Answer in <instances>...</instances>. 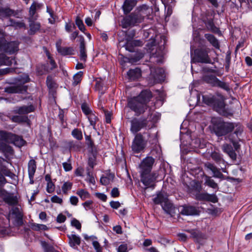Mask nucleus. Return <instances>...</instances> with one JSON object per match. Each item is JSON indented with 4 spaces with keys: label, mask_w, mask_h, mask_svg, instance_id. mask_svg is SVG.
<instances>
[{
    "label": "nucleus",
    "mask_w": 252,
    "mask_h": 252,
    "mask_svg": "<svg viewBox=\"0 0 252 252\" xmlns=\"http://www.w3.org/2000/svg\"><path fill=\"white\" fill-rule=\"evenodd\" d=\"M152 97V94L149 90L141 92L140 94L128 101V105L131 110L139 115L143 113L147 108V103Z\"/></svg>",
    "instance_id": "f257e3e1"
},
{
    "label": "nucleus",
    "mask_w": 252,
    "mask_h": 252,
    "mask_svg": "<svg viewBox=\"0 0 252 252\" xmlns=\"http://www.w3.org/2000/svg\"><path fill=\"white\" fill-rule=\"evenodd\" d=\"M213 129L218 136H224L231 132L235 128V124L226 122L220 117H214L211 120Z\"/></svg>",
    "instance_id": "f03ea898"
},
{
    "label": "nucleus",
    "mask_w": 252,
    "mask_h": 252,
    "mask_svg": "<svg viewBox=\"0 0 252 252\" xmlns=\"http://www.w3.org/2000/svg\"><path fill=\"white\" fill-rule=\"evenodd\" d=\"M202 99L204 103L212 106L220 114L224 113L225 110L224 97L222 95L217 94L215 95H203Z\"/></svg>",
    "instance_id": "7ed1b4c3"
},
{
    "label": "nucleus",
    "mask_w": 252,
    "mask_h": 252,
    "mask_svg": "<svg viewBox=\"0 0 252 252\" xmlns=\"http://www.w3.org/2000/svg\"><path fill=\"white\" fill-rule=\"evenodd\" d=\"M6 35L0 30V52H4L9 55L14 54L19 50V42L17 41H8L6 39Z\"/></svg>",
    "instance_id": "20e7f679"
},
{
    "label": "nucleus",
    "mask_w": 252,
    "mask_h": 252,
    "mask_svg": "<svg viewBox=\"0 0 252 252\" xmlns=\"http://www.w3.org/2000/svg\"><path fill=\"white\" fill-rule=\"evenodd\" d=\"M0 140L5 143L12 144L18 147L24 146L26 143L22 136L3 130L0 133Z\"/></svg>",
    "instance_id": "39448f33"
},
{
    "label": "nucleus",
    "mask_w": 252,
    "mask_h": 252,
    "mask_svg": "<svg viewBox=\"0 0 252 252\" xmlns=\"http://www.w3.org/2000/svg\"><path fill=\"white\" fill-rule=\"evenodd\" d=\"M209 49L208 48H198L194 50L192 62L203 63H212L209 56Z\"/></svg>",
    "instance_id": "423d86ee"
},
{
    "label": "nucleus",
    "mask_w": 252,
    "mask_h": 252,
    "mask_svg": "<svg viewBox=\"0 0 252 252\" xmlns=\"http://www.w3.org/2000/svg\"><path fill=\"white\" fill-rule=\"evenodd\" d=\"M158 176L156 171L140 174L141 181L146 188H154Z\"/></svg>",
    "instance_id": "0eeeda50"
},
{
    "label": "nucleus",
    "mask_w": 252,
    "mask_h": 252,
    "mask_svg": "<svg viewBox=\"0 0 252 252\" xmlns=\"http://www.w3.org/2000/svg\"><path fill=\"white\" fill-rule=\"evenodd\" d=\"M203 79L205 82L210 84L212 86L218 87L226 91L230 90L229 85L227 83L220 81L214 75H205Z\"/></svg>",
    "instance_id": "6e6552de"
},
{
    "label": "nucleus",
    "mask_w": 252,
    "mask_h": 252,
    "mask_svg": "<svg viewBox=\"0 0 252 252\" xmlns=\"http://www.w3.org/2000/svg\"><path fill=\"white\" fill-rule=\"evenodd\" d=\"M142 22L140 16H138L136 12L131 13L125 17L121 21L122 27L123 28H127L130 26H133L137 23Z\"/></svg>",
    "instance_id": "1a4fd4ad"
},
{
    "label": "nucleus",
    "mask_w": 252,
    "mask_h": 252,
    "mask_svg": "<svg viewBox=\"0 0 252 252\" xmlns=\"http://www.w3.org/2000/svg\"><path fill=\"white\" fill-rule=\"evenodd\" d=\"M146 145V141L143 139L141 133L136 134L133 140L131 149L134 153H139L144 150Z\"/></svg>",
    "instance_id": "9d476101"
},
{
    "label": "nucleus",
    "mask_w": 252,
    "mask_h": 252,
    "mask_svg": "<svg viewBox=\"0 0 252 252\" xmlns=\"http://www.w3.org/2000/svg\"><path fill=\"white\" fill-rule=\"evenodd\" d=\"M8 219H14L16 225H22L23 223V215L20 208L18 207L13 206L9 211Z\"/></svg>",
    "instance_id": "9b49d317"
},
{
    "label": "nucleus",
    "mask_w": 252,
    "mask_h": 252,
    "mask_svg": "<svg viewBox=\"0 0 252 252\" xmlns=\"http://www.w3.org/2000/svg\"><path fill=\"white\" fill-rule=\"evenodd\" d=\"M154 162L155 159L151 157L145 158L139 165L140 173L143 174L151 172Z\"/></svg>",
    "instance_id": "f8f14e48"
},
{
    "label": "nucleus",
    "mask_w": 252,
    "mask_h": 252,
    "mask_svg": "<svg viewBox=\"0 0 252 252\" xmlns=\"http://www.w3.org/2000/svg\"><path fill=\"white\" fill-rule=\"evenodd\" d=\"M130 131L132 133L135 134L142 128L146 127L147 123L146 119H133L131 122Z\"/></svg>",
    "instance_id": "ddd939ff"
},
{
    "label": "nucleus",
    "mask_w": 252,
    "mask_h": 252,
    "mask_svg": "<svg viewBox=\"0 0 252 252\" xmlns=\"http://www.w3.org/2000/svg\"><path fill=\"white\" fill-rule=\"evenodd\" d=\"M0 196L2 198L3 201L11 206H15L18 203V199L16 196L12 194L7 192L5 190L0 191Z\"/></svg>",
    "instance_id": "4468645a"
},
{
    "label": "nucleus",
    "mask_w": 252,
    "mask_h": 252,
    "mask_svg": "<svg viewBox=\"0 0 252 252\" xmlns=\"http://www.w3.org/2000/svg\"><path fill=\"white\" fill-rule=\"evenodd\" d=\"M151 74L156 82L163 81L164 78V70L162 68L150 67Z\"/></svg>",
    "instance_id": "2eb2a0df"
},
{
    "label": "nucleus",
    "mask_w": 252,
    "mask_h": 252,
    "mask_svg": "<svg viewBox=\"0 0 252 252\" xmlns=\"http://www.w3.org/2000/svg\"><path fill=\"white\" fill-rule=\"evenodd\" d=\"M205 168L207 171H211L213 173V176L215 178L222 179L223 175L220 171V169L217 168L213 163L207 162L204 164Z\"/></svg>",
    "instance_id": "dca6fc26"
},
{
    "label": "nucleus",
    "mask_w": 252,
    "mask_h": 252,
    "mask_svg": "<svg viewBox=\"0 0 252 252\" xmlns=\"http://www.w3.org/2000/svg\"><path fill=\"white\" fill-rule=\"evenodd\" d=\"M27 87L24 85L17 84L4 88V92L8 93H24L27 91Z\"/></svg>",
    "instance_id": "f3484780"
},
{
    "label": "nucleus",
    "mask_w": 252,
    "mask_h": 252,
    "mask_svg": "<svg viewBox=\"0 0 252 252\" xmlns=\"http://www.w3.org/2000/svg\"><path fill=\"white\" fill-rule=\"evenodd\" d=\"M34 109V106L32 104H30L28 105L17 107L14 109L13 112L14 113L19 115H26L33 112Z\"/></svg>",
    "instance_id": "a211bd4d"
},
{
    "label": "nucleus",
    "mask_w": 252,
    "mask_h": 252,
    "mask_svg": "<svg viewBox=\"0 0 252 252\" xmlns=\"http://www.w3.org/2000/svg\"><path fill=\"white\" fill-rule=\"evenodd\" d=\"M11 165L7 160L3 158L0 163V170L5 176L12 178L14 174L8 168V165Z\"/></svg>",
    "instance_id": "6ab92c4d"
},
{
    "label": "nucleus",
    "mask_w": 252,
    "mask_h": 252,
    "mask_svg": "<svg viewBox=\"0 0 252 252\" xmlns=\"http://www.w3.org/2000/svg\"><path fill=\"white\" fill-rule=\"evenodd\" d=\"M135 11L138 16H140L142 21H143L144 17L147 16L150 13V8L146 4H142L138 6Z\"/></svg>",
    "instance_id": "aec40b11"
},
{
    "label": "nucleus",
    "mask_w": 252,
    "mask_h": 252,
    "mask_svg": "<svg viewBox=\"0 0 252 252\" xmlns=\"http://www.w3.org/2000/svg\"><path fill=\"white\" fill-rule=\"evenodd\" d=\"M142 41L139 40H128L125 44L124 46L126 50L132 52L135 51V47L141 46Z\"/></svg>",
    "instance_id": "412c9836"
},
{
    "label": "nucleus",
    "mask_w": 252,
    "mask_h": 252,
    "mask_svg": "<svg viewBox=\"0 0 252 252\" xmlns=\"http://www.w3.org/2000/svg\"><path fill=\"white\" fill-rule=\"evenodd\" d=\"M13 63L15 65L17 64L15 58L9 57L3 54H0V66L3 65L10 66Z\"/></svg>",
    "instance_id": "4be33fe9"
},
{
    "label": "nucleus",
    "mask_w": 252,
    "mask_h": 252,
    "mask_svg": "<svg viewBox=\"0 0 252 252\" xmlns=\"http://www.w3.org/2000/svg\"><path fill=\"white\" fill-rule=\"evenodd\" d=\"M136 0H125L122 6L124 13L126 14L130 12L136 4Z\"/></svg>",
    "instance_id": "5701e85b"
},
{
    "label": "nucleus",
    "mask_w": 252,
    "mask_h": 252,
    "mask_svg": "<svg viewBox=\"0 0 252 252\" xmlns=\"http://www.w3.org/2000/svg\"><path fill=\"white\" fill-rule=\"evenodd\" d=\"M162 208L164 212L170 215L171 216H173L175 214V208L172 203H171L169 200H168L165 203L162 204Z\"/></svg>",
    "instance_id": "b1692460"
},
{
    "label": "nucleus",
    "mask_w": 252,
    "mask_h": 252,
    "mask_svg": "<svg viewBox=\"0 0 252 252\" xmlns=\"http://www.w3.org/2000/svg\"><path fill=\"white\" fill-rule=\"evenodd\" d=\"M222 149L223 152L227 154L231 159H235L236 158V154L230 145L228 144H223L222 146Z\"/></svg>",
    "instance_id": "393cba45"
},
{
    "label": "nucleus",
    "mask_w": 252,
    "mask_h": 252,
    "mask_svg": "<svg viewBox=\"0 0 252 252\" xmlns=\"http://www.w3.org/2000/svg\"><path fill=\"white\" fill-rule=\"evenodd\" d=\"M129 79L131 80H135L141 75V70L138 68L130 69L127 73Z\"/></svg>",
    "instance_id": "a878e982"
},
{
    "label": "nucleus",
    "mask_w": 252,
    "mask_h": 252,
    "mask_svg": "<svg viewBox=\"0 0 252 252\" xmlns=\"http://www.w3.org/2000/svg\"><path fill=\"white\" fill-rule=\"evenodd\" d=\"M69 245L73 248H75L77 246L80 245L81 242V238L79 236L75 234H72L68 235Z\"/></svg>",
    "instance_id": "bb28decb"
},
{
    "label": "nucleus",
    "mask_w": 252,
    "mask_h": 252,
    "mask_svg": "<svg viewBox=\"0 0 252 252\" xmlns=\"http://www.w3.org/2000/svg\"><path fill=\"white\" fill-rule=\"evenodd\" d=\"M196 209L192 206H182L180 213L184 215H193L196 213Z\"/></svg>",
    "instance_id": "cd10ccee"
},
{
    "label": "nucleus",
    "mask_w": 252,
    "mask_h": 252,
    "mask_svg": "<svg viewBox=\"0 0 252 252\" xmlns=\"http://www.w3.org/2000/svg\"><path fill=\"white\" fill-rule=\"evenodd\" d=\"M1 132V130H0V133ZM0 151L4 153V154H8L11 155L13 153V150L12 148L7 144L1 141L0 140Z\"/></svg>",
    "instance_id": "c85d7f7f"
},
{
    "label": "nucleus",
    "mask_w": 252,
    "mask_h": 252,
    "mask_svg": "<svg viewBox=\"0 0 252 252\" xmlns=\"http://www.w3.org/2000/svg\"><path fill=\"white\" fill-rule=\"evenodd\" d=\"M9 119L12 122L21 123H28L29 121L28 117L27 116L14 115L9 117Z\"/></svg>",
    "instance_id": "c756f323"
},
{
    "label": "nucleus",
    "mask_w": 252,
    "mask_h": 252,
    "mask_svg": "<svg viewBox=\"0 0 252 252\" xmlns=\"http://www.w3.org/2000/svg\"><path fill=\"white\" fill-rule=\"evenodd\" d=\"M114 177V174L113 173L107 174L106 176H103L101 177L100 182L102 185H108L113 181Z\"/></svg>",
    "instance_id": "7c9ffc66"
},
{
    "label": "nucleus",
    "mask_w": 252,
    "mask_h": 252,
    "mask_svg": "<svg viewBox=\"0 0 252 252\" xmlns=\"http://www.w3.org/2000/svg\"><path fill=\"white\" fill-rule=\"evenodd\" d=\"M204 36L214 47L217 49H219V42L218 39L213 35L206 33L205 34Z\"/></svg>",
    "instance_id": "2f4dec72"
},
{
    "label": "nucleus",
    "mask_w": 252,
    "mask_h": 252,
    "mask_svg": "<svg viewBox=\"0 0 252 252\" xmlns=\"http://www.w3.org/2000/svg\"><path fill=\"white\" fill-rule=\"evenodd\" d=\"M30 30L28 31V33L30 35L34 34L40 28V24L38 22H32L30 24Z\"/></svg>",
    "instance_id": "473e14b6"
},
{
    "label": "nucleus",
    "mask_w": 252,
    "mask_h": 252,
    "mask_svg": "<svg viewBox=\"0 0 252 252\" xmlns=\"http://www.w3.org/2000/svg\"><path fill=\"white\" fill-rule=\"evenodd\" d=\"M168 200L166 195L161 193H159L154 198L153 201L155 204H161L162 205V204L165 203Z\"/></svg>",
    "instance_id": "72a5a7b5"
},
{
    "label": "nucleus",
    "mask_w": 252,
    "mask_h": 252,
    "mask_svg": "<svg viewBox=\"0 0 252 252\" xmlns=\"http://www.w3.org/2000/svg\"><path fill=\"white\" fill-rule=\"evenodd\" d=\"M211 157L218 164H224V160L222 158V156L219 153L214 152H212Z\"/></svg>",
    "instance_id": "f704fd0d"
},
{
    "label": "nucleus",
    "mask_w": 252,
    "mask_h": 252,
    "mask_svg": "<svg viewBox=\"0 0 252 252\" xmlns=\"http://www.w3.org/2000/svg\"><path fill=\"white\" fill-rule=\"evenodd\" d=\"M143 57V56L142 54H139L136 57H124L123 61L124 63H135L140 59H141Z\"/></svg>",
    "instance_id": "c9c22d12"
},
{
    "label": "nucleus",
    "mask_w": 252,
    "mask_h": 252,
    "mask_svg": "<svg viewBox=\"0 0 252 252\" xmlns=\"http://www.w3.org/2000/svg\"><path fill=\"white\" fill-rule=\"evenodd\" d=\"M36 169V161L33 159H31L28 163V174L32 176L34 175Z\"/></svg>",
    "instance_id": "e433bc0d"
},
{
    "label": "nucleus",
    "mask_w": 252,
    "mask_h": 252,
    "mask_svg": "<svg viewBox=\"0 0 252 252\" xmlns=\"http://www.w3.org/2000/svg\"><path fill=\"white\" fill-rule=\"evenodd\" d=\"M57 49L58 52L62 55L65 56L72 54V49L70 47H63L57 45Z\"/></svg>",
    "instance_id": "4c0bfd02"
},
{
    "label": "nucleus",
    "mask_w": 252,
    "mask_h": 252,
    "mask_svg": "<svg viewBox=\"0 0 252 252\" xmlns=\"http://www.w3.org/2000/svg\"><path fill=\"white\" fill-rule=\"evenodd\" d=\"M67 145L70 150L74 151L80 150L82 147L80 143L73 140L69 141L67 143Z\"/></svg>",
    "instance_id": "58836bf2"
},
{
    "label": "nucleus",
    "mask_w": 252,
    "mask_h": 252,
    "mask_svg": "<svg viewBox=\"0 0 252 252\" xmlns=\"http://www.w3.org/2000/svg\"><path fill=\"white\" fill-rule=\"evenodd\" d=\"M205 184L210 188L213 189L218 188V184L215 182V181L211 178V177L208 176H205Z\"/></svg>",
    "instance_id": "ea45409f"
},
{
    "label": "nucleus",
    "mask_w": 252,
    "mask_h": 252,
    "mask_svg": "<svg viewBox=\"0 0 252 252\" xmlns=\"http://www.w3.org/2000/svg\"><path fill=\"white\" fill-rule=\"evenodd\" d=\"M14 15V11L9 8H1L0 9V16H10Z\"/></svg>",
    "instance_id": "a19ab883"
},
{
    "label": "nucleus",
    "mask_w": 252,
    "mask_h": 252,
    "mask_svg": "<svg viewBox=\"0 0 252 252\" xmlns=\"http://www.w3.org/2000/svg\"><path fill=\"white\" fill-rule=\"evenodd\" d=\"M72 136L78 140H81L83 139L82 131L78 128H74L71 131Z\"/></svg>",
    "instance_id": "79ce46f5"
},
{
    "label": "nucleus",
    "mask_w": 252,
    "mask_h": 252,
    "mask_svg": "<svg viewBox=\"0 0 252 252\" xmlns=\"http://www.w3.org/2000/svg\"><path fill=\"white\" fill-rule=\"evenodd\" d=\"M31 228L34 231H39L40 230H46L48 227L44 224L32 223L31 225Z\"/></svg>",
    "instance_id": "37998d69"
},
{
    "label": "nucleus",
    "mask_w": 252,
    "mask_h": 252,
    "mask_svg": "<svg viewBox=\"0 0 252 252\" xmlns=\"http://www.w3.org/2000/svg\"><path fill=\"white\" fill-rule=\"evenodd\" d=\"M187 231L190 234L191 237L193 238L198 240L202 237V233L198 230L191 229L188 230Z\"/></svg>",
    "instance_id": "c03bdc74"
},
{
    "label": "nucleus",
    "mask_w": 252,
    "mask_h": 252,
    "mask_svg": "<svg viewBox=\"0 0 252 252\" xmlns=\"http://www.w3.org/2000/svg\"><path fill=\"white\" fill-rule=\"evenodd\" d=\"M76 194L80 196L82 200H83L90 197V194L89 192L83 189L77 190Z\"/></svg>",
    "instance_id": "a18cd8bd"
},
{
    "label": "nucleus",
    "mask_w": 252,
    "mask_h": 252,
    "mask_svg": "<svg viewBox=\"0 0 252 252\" xmlns=\"http://www.w3.org/2000/svg\"><path fill=\"white\" fill-rule=\"evenodd\" d=\"M79 48L80 60L85 62H86L87 58L85 46H80Z\"/></svg>",
    "instance_id": "49530a36"
},
{
    "label": "nucleus",
    "mask_w": 252,
    "mask_h": 252,
    "mask_svg": "<svg viewBox=\"0 0 252 252\" xmlns=\"http://www.w3.org/2000/svg\"><path fill=\"white\" fill-rule=\"evenodd\" d=\"M236 127V129L234 132L233 133H232L231 134H233V137H235L234 135H236L237 138L238 139L239 141H240V139L239 138V136L241 135L242 134L243 129L242 126L238 125L235 124V127Z\"/></svg>",
    "instance_id": "de8ad7c7"
},
{
    "label": "nucleus",
    "mask_w": 252,
    "mask_h": 252,
    "mask_svg": "<svg viewBox=\"0 0 252 252\" xmlns=\"http://www.w3.org/2000/svg\"><path fill=\"white\" fill-rule=\"evenodd\" d=\"M191 186L192 190L195 191L196 193L199 192L202 189L200 183L197 181H192Z\"/></svg>",
    "instance_id": "09e8293b"
},
{
    "label": "nucleus",
    "mask_w": 252,
    "mask_h": 252,
    "mask_svg": "<svg viewBox=\"0 0 252 252\" xmlns=\"http://www.w3.org/2000/svg\"><path fill=\"white\" fill-rule=\"evenodd\" d=\"M72 186V183L69 182H64L62 188L63 193L65 194H66L68 192V191L71 189Z\"/></svg>",
    "instance_id": "8fccbe9b"
},
{
    "label": "nucleus",
    "mask_w": 252,
    "mask_h": 252,
    "mask_svg": "<svg viewBox=\"0 0 252 252\" xmlns=\"http://www.w3.org/2000/svg\"><path fill=\"white\" fill-rule=\"evenodd\" d=\"M83 74V72L82 71H79L78 73H76L73 76V82L72 83L74 86L77 85L81 80V77Z\"/></svg>",
    "instance_id": "3c124183"
},
{
    "label": "nucleus",
    "mask_w": 252,
    "mask_h": 252,
    "mask_svg": "<svg viewBox=\"0 0 252 252\" xmlns=\"http://www.w3.org/2000/svg\"><path fill=\"white\" fill-rule=\"evenodd\" d=\"M88 119L90 122V125L94 128L96 122L98 119L97 117L92 113L88 116Z\"/></svg>",
    "instance_id": "603ef678"
},
{
    "label": "nucleus",
    "mask_w": 252,
    "mask_h": 252,
    "mask_svg": "<svg viewBox=\"0 0 252 252\" xmlns=\"http://www.w3.org/2000/svg\"><path fill=\"white\" fill-rule=\"evenodd\" d=\"M75 23L79 30L81 32H84L86 30L85 26L83 24V21L79 17H76L75 20Z\"/></svg>",
    "instance_id": "864d4df0"
},
{
    "label": "nucleus",
    "mask_w": 252,
    "mask_h": 252,
    "mask_svg": "<svg viewBox=\"0 0 252 252\" xmlns=\"http://www.w3.org/2000/svg\"><path fill=\"white\" fill-rule=\"evenodd\" d=\"M208 193L203 192V193H197L195 194L196 199L200 201H207V195Z\"/></svg>",
    "instance_id": "5fc2aeb1"
},
{
    "label": "nucleus",
    "mask_w": 252,
    "mask_h": 252,
    "mask_svg": "<svg viewBox=\"0 0 252 252\" xmlns=\"http://www.w3.org/2000/svg\"><path fill=\"white\" fill-rule=\"evenodd\" d=\"M228 139L232 143L235 149L237 150L239 147V145L238 141L236 140L235 137H233V134H229L225 139Z\"/></svg>",
    "instance_id": "6e6d98bb"
},
{
    "label": "nucleus",
    "mask_w": 252,
    "mask_h": 252,
    "mask_svg": "<svg viewBox=\"0 0 252 252\" xmlns=\"http://www.w3.org/2000/svg\"><path fill=\"white\" fill-rule=\"evenodd\" d=\"M12 26H14L15 28H25L26 25L23 22H15L11 20Z\"/></svg>",
    "instance_id": "4d7b16f0"
},
{
    "label": "nucleus",
    "mask_w": 252,
    "mask_h": 252,
    "mask_svg": "<svg viewBox=\"0 0 252 252\" xmlns=\"http://www.w3.org/2000/svg\"><path fill=\"white\" fill-rule=\"evenodd\" d=\"M207 201L215 203L218 201V198L215 194H208Z\"/></svg>",
    "instance_id": "13d9d810"
},
{
    "label": "nucleus",
    "mask_w": 252,
    "mask_h": 252,
    "mask_svg": "<svg viewBox=\"0 0 252 252\" xmlns=\"http://www.w3.org/2000/svg\"><path fill=\"white\" fill-rule=\"evenodd\" d=\"M15 71V68H5L3 69H0V75L7 74L9 73L13 72Z\"/></svg>",
    "instance_id": "bf43d9fd"
},
{
    "label": "nucleus",
    "mask_w": 252,
    "mask_h": 252,
    "mask_svg": "<svg viewBox=\"0 0 252 252\" xmlns=\"http://www.w3.org/2000/svg\"><path fill=\"white\" fill-rule=\"evenodd\" d=\"M82 110L83 113L86 115L88 116L89 114L92 113L91 110L90 108L87 106L86 104L83 103L81 106Z\"/></svg>",
    "instance_id": "052dcab7"
},
{
    "label": "nucleus",
    "mask_w": 252,
    "mask_h": 252,
    "mask_svg": "<svg viewBox=\"0 0 252 252\" xmlns=\"http://www.w3.org/2000/svg\"><path fill=\"white\" fill-rule=\"evenodd\" d=\"M42 245L45 252H53V247L51 245L46 242H43Z\"/></svg>",
    "instance_id": "680f3d73"
},
{
    "label": "nucleus",
    "mask_w": 252,
    "mask_h": 252,
    "mask_svg": "<svg viewBox=\"0 0 252 252\" xmlns=\"http://www.w3.org/2000/svg\"><path fill=\"white\" fill-rule=\"evenodd\" d=\"M205 23L207 28L211 31H214L215 29L216 28L212 19L208 20Z\"/></svg>",
    "instance_id": "e2e57ef3"
},
{
    "label": "nucleus",
    "mask_w": 252,
    "mask_h": 252,
    "mask_svg": "<svg viewBox=\"0 0 252 252\" xmlns=\"http://www.w3.org/2000/svg\"><path fill=\"white\" fill-rule=\"evenodd\" d=\"M55 190V185L52 182H49L47 183V188H46V191L48 193H52Z\"/></svg>",
    "instance_id": "0e129e2a"
},
{
    "label": "nucleus",
    "mask_w": 252,
    "mask_h": 252,
    "mask_svg": "<svg viewBox=\"0 0 252 252\" xmlns=\"http://www.w3.org/2000/svg\"><path fill=\"white\" fill-rule=\"evenodd\" d=\"M93 245L96 252H102V248L101 247L99 243L97 241H93Z\"/></svg>",
    "instance_id": "69168bd1"
},
{
    "label": "nucleus",
    "mask_w": 252,
    "mask_h": 252,
    "mask_svg": "<svg viewBox=\"0 0 252 252\" xmlns=\"http://www.w3.org/2000/svg\"><path fill=\"white\" fill-rule=\"evenodd\" d=\"M51 201L53 203H58L60 204H62L63 203V199L57 195H54L52 196L51 198Z\"/></svg>",
    "instance_id": "338daca9"
},
{
    "label": "nucleus",
    "mask_w": 252,
    "mask_h": 252,
    "mask_svg": "<svg viewBox=\"0 0 252 252\" xmlns=\"http://www.w3.org/2000/svg\"><path fill=\"white\" fill-rule=\"evenodd\" d=\"M118 252H127V244H123L120 245L118 248Z\"/></svg>",
    "instance_id": "774afa93"
}]
</instances>
